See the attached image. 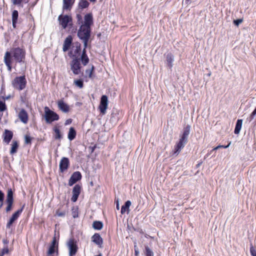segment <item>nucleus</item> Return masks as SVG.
<instances>
[{
  "label": "nucleus",
  "mask_w": 256,
  "mask_h": 256,
  "mask_svg": "<svg viewBox=\"0 0 256 256\" xmlns=\"http://www.w3.org/2000/svg\"><path fill=\"white\" fill-rule=\"evenodd\" d=\"M25 56L26 52L24 50L20 48H13L5 52L4 62L10 72L12 71V65L16 70V64H19L20 66L19 72H24L26 68Z\"/></svg>",
  "instance_id": "f257e3e1"
},
{
  "label": "nucleus",
  "mask_w": 256,
  "mask_h": 256,
  "mask_svg": "<svg viewBox=\"0 0 256 256\" xmlns=\"http://www.w3.org/2000/svg\"><path fill=\"white\" fill-rule=\"evenodd\" d=\"M190 126L188 125L184 130L183 134L179 142L176 146L174 153H178L179 152L182 148L188 141V138L190 134Z\"/></svg>",
  "instance_id": "f03ea898"
},
{
  "label": "nucleus",
  "mask_w": 256,
  "mask_h": 256,
  "mask_svg": "<svg viewBox=\"0 0 256 256\" xmlns=\"http://www.w3.org/2000/svg\"><path fill=\"white\" fill-rule=\"evenodd\" d=\"M72 58V60L70 62V69L74 74L78 75L82 72L80 58H78L75 54H73Z\"/></svg>",
  "instance_id": "7ed1b4c3"
},
{
  "label": "nucleus",
  "mask_w": 256,
  "mask_h": 256,
  "mask_svg": "<svg viewBox=\"0 0 256 256\" xmlns=\"http://www.w3.org/2000/svg\"><path fill=\"white\" fill-rule=\"evenodd\" d=\"M44 110V117L47 124H51L52 122L59 120V116L54 112L50 110L48 106H46Z\"/></svg>",
  "instance_id": "20e7f679"
},
{
  "label": "nucleus",
  "mask_w": 256,
  "mask_h": 256,
  "mask_svg": "<svg viewBox=\"0 0 256 256\" xmlns=\"http://www.w3.org/2000/svg\"><path fill=\"white\" fill-rule=\"evenodd\" d=\"M12 86L19 90H24L26 86V80L25 76H17L12 81Z\"/></svg>",
  "instance_id": "39448f33"
},
{
  "label": "nucleus",
  "mask_w": 256,
  "mask_h": 256,
  "mask_svg": "<svg viewBox=\"0 0 256 256\" xmlns=\"http://www.w3.org/2000/svg\"><path fill=\"white\" fill-rule=\"evenodd\" d=\"M91 28L80 26L78 32V36L81 39L90 38Z\"/></svg>",
  "instance_id": "423d86ee"
},
{
  "label": "nucleus",
  "mask_w": 256,
  "mask_h": 256,
  "mask_svg": "<svg viewBox=\"0 0 256 256\" xmlns=\"http://www.w3.org/2000/svg\"><path fill=\"white\" fill-rule=\"evenodd\" d=\"M90 38L81 39L84 43V48L80 56V60L84 66H86L89 62V58L86 53V48L88 46V42Z\"/></svg>",
  "instance_id": "0eeeda50"
},
{
  "label": "nucleus",
  "mask_w": 256,
  "mask_h": 256,
  "mask_svg": "<svg viewBox=\"0 0 256 256\" xmlns=\"http://www.w3.org/2000/svg\"><path fill=\"white\" fill-rule=\"evenodd\" d=\"M58 20L60 22V24L64 29H65L68 24L70 25L72 24V18L70 16L68 15L62 16L61 14L59 16Z\"/></svg>",
  "instance_id": "6e6552de"
},
{
  "label": "nucleus",
  "mask_w": 256,
  "mask_h": 256,
  "mask_svg": "<svg viewBox=\"0 0 256 256\" xmlns=\"http://www.w3.org/2000/svg\"><path fill=\"white\" fill-rule=\"evenodd\" d=\"M67 246L69 250V256H74L78 251V248L74 239L69 240L67 242Z\"/></svg>",
  "instance_id": "1a4fd4ad"
},
{
  "label": "nucleus",
  "mask_w": 256,
  "mask_h": 256,
  "mask_svg": "<svg viewBox=\"0 0 256 256\" xmlns=\"http://www.w3.org/2000/svg\"><path fill=\"white\" fill-rule=\"evenodd\" d=\"M108 106V98L106 95H103L101 97L99 108L101 114H104Z\"/></svg>",
  "instance_id": "9d476101"
},
{
  "label": "nucleus",
  "mask_w": 256,
  "mask_h": 256,
  "mask_svg": "<svg viewBox=\"0 0 256 256\" xmlns=\"http://www.w3.org/2000/svg\"><path fill=\"white\" fill-rule=\"evenodd\" d=\"M6 201L8 206L6 208V212H8L12 210L14 202L13 192L11 188L8 189V190Z\"/></svg>",
  "instance_id": "9b49d317"
},
{
  "label": "nucleus",
  "mask_w": 256,
  "mask_h": 256,
  "mask_svg": "<svg viewBox=\"0 0 256 256\" xmlns=\"http://www.w3.org/2000/svg\"><path fill=\"white\" fill-rule=\"evenodd\" d=\"M82 178V174L80 172H75L71 176L69 181L68 185L72 186L74 184Z\"/></svg>",
  "instance_id": "f8f14e48"
},
{
  "label": "nucleus",
  "mask_w": 256,
  "mask_h": 256,
  "mask_svg": "<svg viewBox=\"0 0 256 256\" xmlns=\"http://www.w3.org/2000/svg\"><path fill=\"white\" fill-rule=\"evenodd\" d=\"M70 165V161L68 158L63 157L59 164L60 170V172H63L64 171L66 170Z\"/></svg>",
  "instance_id": "ddd939ff"
},
{
  "label": "nucleus",
  "mask_w": 256,
  "mask_h": 256,
  "mask_svg": "<svg viewBox=\"0 0 256 256\" xmlns=\"http://www.w3.org/2000/svg\"><path fill=\"white\" fill-rule=\"evenodd\" d=\"M93 24V18L92 14L91 13L87 14L84 16V22L81 26L90 28L91 26Z\"/></svg>",
  "instance_id": "4468645a"
},
{
  "label": "nucleus",
  "mask_w": 256,
  "mask_h": 256,
  "mask_svg": "<svg viewBox=\"0 0 256 256\" xmlns=\"http://www.w3.org/2000/svg\"><path fill=\"white\" fill-rule=\"evenodd\" d=\"M81 190V186L78 184L74 186L72 189V196L71 198V200L73 202H76L78 198V197L80 194Z\"/></svg>",
  "instance_id": "2eb2a0df"
},
{
  "label": "nucleus",
  "mask_w": 256,
  "mask_h": 256,
  "mask_svg": "<svg viewBox=\"0 0 256 256\" xmlns=\"http://www.w3.org/2000/svg\"><path fill=\"white\" fill-rule=\"evenodd\" d=\"M18 117L20 120L24 124H26L28 120V116L26 110L22 108L18 113Z\"/></svg>",
  "instance_id": "dca6fc26"
},
{
  "label": "nucleus",
  "mask_w": 256,
  "mask_h": 256,
  "mask_svg": "<svg viewBox=\"0 0 256 256\" xmlns=\"http://www.w3.org/2000/svg\"><path fill=\"white\" fill-rule=\"evenodd\" d=\"M92 241L98 245L99 248H102L103 240L98 234H94L92 237Z\"/></svg>",
  "instance_id": "f3484780"
},
{
  "label": "nucleus",
  "mask_w": 256,
  "mask_h": 256,
  "mask_svg": "<svg viewBox=\"0 0 256 256\" xmlns=\"http://www.w3.org/2000/svg\"><path fill=\"white\" fill-rule=\"evenodd\" d=\"M58 108L64 113H67L70 110L69 106L65 103L62 100H58Z\"/></svg>",
  "instance_id": "a211bd4d"
},
{
  "label": "nucleus",
  "mask_w": 256,
  "mask_h": 256,
  "mask_svg": "<svg viewBox=\"0 0 256 256\" xmlns=\"http://www.w3.org/2000/svg\"><path fill=\"white\" fill-rule=\"evenodd\" d=\"M72 42V38L71 36H68L65 39L64 44L62 50L64 52H66L70 48Z\"/></svg>",
  "instance_id": "6ab92c4d"
},
{
  "label": "nucleus",
  "mask_w": 256,
  "mask_h": 256,
  "mask_svg": "<svg viewBox=\"0 0 256 256\" xmlns=\"http://www.w3.org/2000/svg\"><path fill=\"white\" fill-rule=\"evenodd\" d=\"M13 136L12 132L8 130H6L4 134V142L8 144Z\"/></svg>",
  "instance_id": "aec40b11"
},
{
  "label": "nucleus",
  "mask_w": 256,
  "mask_h": 256,
  "mask_svg": "<svg viewBox=\"0 0 256 256\" xmlns=\"http://www.w3.org/2000/svg\"><path fill=\"white\" fill-rule=\"evenodd\" d=\"M243 120L242 119H238L236 123L234 130V133L236 134H238L240 132Z\"/></svg>",
  "instance_id": "412c9836"
},
{
  "label": "nucleus",
  "mask_w": 256,
  "mask_h": 256,
  "mask_svg": "<svg viewBox=\"0 0 256 256\" xmlns=\"http://www.w3.org/2000/svg\"><path fill=\"white\" fill-rule=\"evenodd\" d=\"M24 205H23L22 206L19 210H18L16 212H15L12 216L10 220L12 222H14L19 217L20 214H22L24 208Z\"/></svg>",
  "instance_id": "4be33fe9"
},
{
  "label": "nucleus",
  "mask_w": 256,
  "mask_h": 256,
  "mask_svg": "<svg viewBox=\"0 0 256 256\" xmlns=\"http://www.w3.org/2000/svg\"><path fill=\"white\" fill-rule=\"evenodd\" d=\"M74 2V0H63V10H70Z\"/></svg>",
  "instance_id": "5701e85b"
},
{
  "label": "nucleus",
  "mask_w": 256,
  "mask_h": 256,
  "mask_svg": "<svg viewBox=\"0 0 256 256\" xmlns=\"http://www.w3.org/2000/svg\"><path fill=\"white\" fill-rule=\"evenodd\" d=\"M30 0H10L12 4L14 6L23 7L24 4H27Z\"/></svg>",
  "instance_id": "b1692460"
},
{
  "label": "nucleus",
  "mask_w": 256,
  "mask_h": 256,
  "mask_svg": "<svg viewBox=\"0 0 256 256\" xmlns=\"http://www.w3.org/2000/svg\"><path fill=\"white\" fill-rule=\"evenodd\" d=\"M18 12L16 10H14L12 12V24L14 28H16V24L18 22Z\"/></svg>",
  "instance_id": "393cba45"
},
{
  "label": "nucleus",
  "mask_w": 256,
  "mask_h": 256,
  "mask_svg": "<svg viewBox=\"0 0 256 256\" xmlns=\"http://www.w3.org/2000/svg\"><path fill=\"white\" fill-rule=\"evenodd\" d=\"M76 136V132L74 130V128L72 127H71L70 130L68 133V138L70 140H73Z\"/></svg>",
  "instance_id": "a878e982"
},
{
  "label": "nucleus",
  "mask_w": 256,
  "mask_h": 256,
  "mask_svg": "<svg viewBox=\"0 0 256 256\" xmlns=\"http://www.w3.org/2000/svg\"><path fill=\"white\" fill-rule=\"evenodd\" d=\"M131 205V202L130 200L126 201L124 204L122 206L120 212L122 214H124L126 211H129V208Z\"/></svg>",
  "instance_id": "bb28decb"
},
{
  "label": "nucleus",
  "mask_w": 256,
  "mask_h": 256,
  "mask_svg": "<svg viewBox=\"0 0 256 256\" xmlns=\"http://www.w3.org/2000/svg\"><path fill=\"white\" fill-rule=\"evenodd\" d=\"M18 147V143L16 140H13L12 142V148L10 151L11 154H14L16 152L17 150Z\"/></svg>",
  "instance_id": "cd10ccee"
},
{
  "label": "nucleus",
  "mask_w": 256,
  "mask_h": 256,
  "mask_svg": "<svg viewBox=\"0 0 256 256\" xmlns=\"http://www.w3.org/2000/svg\"><path fill=\"white\" fill-rule=\"evenodd\" d=\"M174 60V56L171 54H168L166 56V62L168 66L171 68L172 66V62Z\"/></svg>",
  "instance_id": "c85d7f7f"
},
{
  "label": "nucleus",
  "mask_w": 256,
  "mask_h": 256,
  "mask_svg": "<svg viewBox=\"0 0 256 256\" xmlns=\"http://www.w3.org/2000/svg\"><path fill=\"white\" fill-rule=\"evenodd\" d=\"M92 227L96 230H100L103 227V224L100 221H94L92 224Z\"/></svg>",
  "instance_id": "c756f323"
},
{
  "label": "nucleus",
  "mask_w": 256,
  "mask_h": 256,
  "mask_svg": "<svg viewBox=\"0 0 256 256\" xmlns=\"http://www.w3.org/2000/svg\"><path fill=\"white\" fill-rule=\"evenodd\" d=\"M90 4L86 0H81L78 3V7L82 9L86 8Z\"/></svg>",
  "instance_id": "7c9ffc66"
},
{
  "label": "nucleus",
  "mask_w": 256,
  "mask_h": 256,
  "mask_svg": "<svg viewBox=\"0 0 256 256\" xmlns=\"http://www.w3.org/2000/svg\"><path fill=\"white\" fill-rule=\"evenodd\" d=\"M54 130L55 132V135H54L55 139L60 140L62 138V136L60 134V130L56 126H55L54 128Z\"/></svg>",
  "instance_id": "2f4dec72"
},
{
  "label": "nucleus",
  "mask_w": 256,
  "mask_h": 256,
  "mask_svg": "<svg viewBox=\"0 0 256 256\" xmlns=\"http://www.w3.org/2000/svg\"><path fill=\"white\" fill-rule=\"evenodd\" d=\"M118 120V116H117V114L116 113L112 112L111 114V117L110 118V122L112 124H115Z\"/></svg>",
  "instance_id": "473e14b6"
},
{
  "label": "nucleus",
  "mask_w": 256,
  "mask_h": 256,
  "mask_svg": "<svg viewBox=\"0 0 256 256\" xmlns=\"http://www.w3.org/2000/svg\"><path fill=\"white\" fill-rule=\"evenodd\" d=\"M144 254L146 256H154L153 252L148 246H145Z\"/></svg>",
  "instance_id": "72a5a7b5"
},
{
  "label": "nucleus",
  "mask_w": 256,
  "mask_h": 256,
  "mask_svg": "<svg viewBox=\"0 0 256 256\" xmlns=\"http://www.w3.org/2000/svg\"><path fill=\"white\" fill-rule=\"evenodd\" d=\"M74 84L76 86L80 88H82L84 86V82L82 80H74Z\"/></svg>",
  "instance_id": "f704fd0d"
},
{
  "label": "nucleus",
  "mask_w": 256,
  "mask_h": 256,
  "mask_svg": "<svg viewBox=\"0 0 256 256\" xmlns=\"http://www.w3.org/2000/svg\"><path fill=\"white\" fill-rule=\"evenodd\" d=\"M244 21L243 18H236V19H234L232 22L233 24L237 26L238 27L240 24H241Z\"/></svg>",
  "instance_id": "c9c22d12"
},
{
  "label": "nucleus",
  "mask_w": 256,
  "mask_h": 256,
  "mask_svg": "<svg viewBox=\"0 0 256 256\" xmlns=\"http://www.w3.org/2000/svg\"><path fill=\"white\" fill-rule=\"evenodd\" d=\"M250 252L251 256H256V250L253 246L252 243V242H250Z\"/></svg>",
  "instance_id": "e433bc0d"
},
{
  "label": "nucleus",
  "mask_w": 256,
  "mask_h": 256,
  "mask_svg": "<svg viewBox=\"0 0 256 256\" xmlns=\"http://www.w3.org/2000/svg\"><path fill=\"white\" fill-rule=\"evenodd\" d=\"M256 116V112L252 111L250 116L246 119V122H250L252 121Z\"/></svg>",
  "instance_id": "4c0bfd02"
},
{
  "label": "nucleus",
  "mask_w": 256,
  "mask_h": 256,
  "mask_svg": "<svg viewBox=\"0 0 256 256\" xmlns=\"http://www.w3.org/2000/svg\"><path fill=\"white\" fill-rule=\"evenodd\" d=\"M6 109V106L4 102L0 100V111L2 112Z\"/></svg>",
  "instance_id": "58836bf2"
},
{
  "label": "nucleus",
  "mask_w": 256,
  "mask_h": 256,
  "mask_svg": "<svg viewBox=\"0 0 256 256\" xmlns=\"http://www.w3.org/2000/svg\"><path fill=\"white\" fill-rule=\"evenodd\" d=\"M56 248V247L54 246H50V248H48V255H52L55 252V249Z\"/></svg>",
  "instance_id": "ea45409f"
},
{
  "label": "nucleus",
  "mask_w": 256,
  "mask_h": 256,
  "mask_svg": "<svg viewBox=\"0 0 256 256\" xmlns=\"http://www.w3.org/2000/svg\"><path fill=\"white\" fill-rule=\"evenodd\" d=\"M50 246L56 247V251H58V242H57L56 238L55 237L53 238L52 244Z\"/></svg>",
  "instance_id": "a19ab883"
},
{
  "label": "nucleus",
  "mask_w": 256,
  "mask_h": 256,
  "mask_svg": "<svg viewBox=\"0 0 256 256\" xmlns=\"http://www.w3.org/2000/svg\"><path fill=\"white\" fill-rule=\"evenodd\" d=\"M94 68V66H92L91 69L86 70V74L90 78H92V72Z\"/></svg>",
  "instance_id": "79ce46f5"
},
{
  "label": "nucleus",
  "mask_w": 256,
  "mask_h": 256,
  "mask_svg": "<svg viewBox=\"0 0 256 256\" xmlns=\"http://www.w3.org/2000/svg\"><path fill=\"white\" fill-rule=\"evenodd\" d=\"M4 199V194L0 190V206H2Z\"/></svg>",
  "instance_id": "37998d69"
},
{
  "label": "nucleus",
  "mask_w": 256,
  "mask_h": 256,
  "mask_svg": "<svg viewBox=\"0 0 256 256\" xmlns=\"http://www.w3.org/2000/svg\"><path fill=\"white\" fill-rule=\"evenodd\" d=\"M31 138L28 136L26 135L24 137V142L26 144H29L31 143Z\"/></svg>",
  "instance_id": "c03bdc74"
},
{
  "label": "nucleus",
  "mask_w": 256,
  "mask_h": 256,
  "mask_svg": "<svg viewBox=\"0 0 256 256\" xmlns=\"http://www.w3.org/2000/svg\"><path fill=\"white\" fill-rule=\"evenodd\" d=\"M76 18L78 20V24H82V16L80 14H76Z\"/></svg>",
  "instance_id": "a18cd8bd"
},
{
  "label": "nucleus",
  "mask_w": 256,
  "mask_h": 256,
  "mask_svg": "<svg viewBox=\"0 0 256 256\" xmlns=\"http://www.w3.org/2000/svg\"><path fill=\"white\" fill-rule=\"evenodd\" d=\"M8 249L7 247H6V248H4L2 250V251L0 253V254L2 255V256H4V254H8Z\"/></svg>",
  "instance_id": "49530a36"
},
{
  "label": "nucleus",
  "mask_w": 256,
  "mask_h": 256,
  "mask_svg": "<svg viewBox=\"0 0 256 256\" xmlns=\"http://www.w3.org/2000/svg\"><path fill=\"white\" fill-rule=\"evenodd\" d=\"M202 135V132L201 130L200 131L198 130L197 132V134H196V138L198 140V138H200Z\"/></svg>",
  "instance_id": "de8ad7c7"
},
{
  "label": "nucleus",
  "mask_w": 256,
  "mask_h": 256,
  "mask_svg": "<svg viewBox=\"0 0 256 256\" xmlns=\"http://www.w3.org/2000/svg\"><path fill=\"white\" fill-rule=\"evenodd\" d=\"M134 254L136 256H138L139 254V250L138 249L136 245H134Z\"/></svg>",
  "instance_id": "09e8293b"
},
{
  "label": "nucleus",
  "mask_w": 256,
  "mask_h": 256,
  "mask_svg": "<svg viewBox=\"0 0 256 256\" xmlns=\"http://www.w3.org/2000/svg\"><path fill=\"white\" fill-rule=\"evenodd\" d=\"M80 44L79 46H76V49L75 50L74 52L78 54L80 53Z\"/></svg>",
  "instance_id": "8fccbe9b"
},
{
  "label": "nucleus",
  "mask_w": 256,
  "mask_h": 256,
  "mask_svg": "<svg viewBox=\"0 0 256 256\" xmlns=\"http://www.w3.org/2000/svg\"><path fill=\"white\" fill-rule=\"evenodd\" d=\"M72 214L74 218H76L78 217V213L76 211L72 212Z\"/></svg>",
  "instance_id": "3c124183"
},
{
  "label": "nucleus",
  "mask_w": 256,
  "mask_h": 256,
  "mask_svg": "<svg viewBox=\"0 0 256 256\" xmlns=\"http://www.w3.org/2000/svg\"><path fill=\"white\" fill-rule=\"evenodd\" d=\"M13 224V222H12L10 220L8 221V222L6 224V228H10L12 224Z\"/></svg>",
  "instance_id": "603ef678"
},
{
  "label": "nucleus",
  "mask_w": 256,
  "mask_h": 256,
  "mask_svg": "<svg viewBox=\"0 0 256 256\" xmlns=\"http://www.w3.org/2000/svg\"><path fill=\"white\" fill-rule=\"evenodd\" d=\"M210 154H211L210 158L214 157L216 156V152H212V150L209 152Z\"/></svg>",
  "instance_id": "864d4df0"
},
{
  "label": "nucleus",
  "mask_w": 256,
  "mask_h": 256,
  "mask_svg": "<svg viewBox=\"0 0 256 256\" xmlns=\"http://www.w3.org/2000/svg\"><path fill=\"white\" fill-rule=\"evenodd\" d=\"M202 161L200 160V162H198V164H196L195 166V169H198L202 164Z\"/></svg>",
  "instance_id": "5fc2aeb1"
},
{
  "label": "nucleus",
  "mask_w": 256,
  "mask_h": 256,
  "mask_svg": "<svg viewBox=\"0 0 256 256\" xmlns=\"http://www.w3.org/2000/svg\"><path fill=\"white\" fill-rule=\"evenodd\" d=\"M116 208L118 210L120 209V204L118 200H117L116 201Z\"/></svg>",
  "instance_id": "6e6d98bb"
},
{
  "label": "nucleus",
  "mask_w": 256,
  "mask_h": 256,
  "mask_svg": "<svg viewBox=\"0 0 256 256\" xmlns=\"http://www.w3.org/2000/svg\"><path fill=\"white\" fill-rule=\"evenodd\" d=\"M71 122H72V120L71 119H68V120H67L66 121L65 124L67 125V124H70Z\"/></svg>",
  "instance_id": "4d7b16f0"
},
{
  "label": "nucleus",
  "mask_w": 256,
  "mask_h": 256,
  "mask_svg": "<svg viewBox=\"0 0 256 256\" xmlns=\"http://www.w3.org/2000/svg\"><path fill=\"white\" fill-rule=\"evenodd\" d=\"M220 148H218V146H216L214 148L212 149V152H216V151L218 150H219Z\"/></svg>",
  "instance_id": "13d9d810"
},
{
  "label": "nucleus",
  "mask_w": 256,
  "mask_h": 256,
  "mask_svg": "<svg viewBox=\"0 0 256 256\" xmlns=\"http://www.w3.org/2000/svg\"><path fill=\"white\" fill-rule=\"evenodd\" d=\"M230 144H228L226 145L224 144V145H223L222 148H228L229 147Z\"/></svg>",
  "instance_id": "bf43d9fd"
},
{
  "label": "nucleus",
  "mask_w": 256,
  "mask_h": 256,
  "mask_svg": "<svg viewBox=\"0 0 256 256\" xmlns=\"http://www.w3.org/2000/svg\"><path fill=\"white\" fill-rule=\"evenodd\" d=\"M211 156V154H210V153L209 152H208L206 154V156H204V159H206V158H208L209 156Z\"/></svg>",
  "instance_id": "052dcab7"
},
{
  "label": "nucleus",
  "mask_w": 256,
  "mask_h": 256,
  "mask_svg": "<svg viewBox=\"0 0 256 256\" xmlns=\"http://www.w3.org/2000/svg\"><path fill=\"white\" fill-rule=\"evenodd\" d=\"M212 74V72L210 71H209L206 74H205L204 76H210Z\"/></svg>",
  "instance_id": "680f3d73"
},
{
  "label": "nucleus",
  "mask_w": 256,
  "mask_h": 256,
  "mask_svg": "<svg viewBox=\"0 0 256 256\" xmlns=\"http://www.w3.org/2000/svg\"><path fill=\"white\" fill-rule=\"evenodd\" d=\"M58 215L60 216H62L64 215V212L58 213Z\"/></svg>",
  "instance_id": "e2e57ef3"
},
{
  "label": "nucleus",
  "mask_w": 256,
  "mask_h": 256,
  "mask_svg": "<svg viewBox=\"0 0 256 256\" xmlns=\"http://www.w3.org/2000/svg\"><path fill=\"white\" fill-rule=\"evenodd\" d=\"M191 2V0H186V3L187 4H190Z\"/></svg>",
  "instance_id": "0e129e2a"
},
{
  "label": "nucleus",
  "mask_w": 256,
  "mask_h": 256,
  "mask_svg": "<svg viewBox=\"0 0 256 256\" xmlns=\"http://www.w3.org/2000/svg\"><path fill=\"white\" fill-rule=\"evenodd\" d=\"M217 146H218V148H222L223 145L220 144L218 145Z\"/></svg>",
  "instance_id": "69168bd1"
},
{
  "label": "nucleus",
  "mask_w": 256,
  "mask_h": 256,
  "mask_svg": "<svg viewBox=\"0 0 256 256\" xmlns=\"http://www.w3.org/2000/svg\"><path fill=\"white\" fill-rule=\"evenodd\" d=\"M252 124H254V126H256V120H255L253 122H252Z\"/></svg>",
  "instance_id": "338daca9"
},
{
  "label": "nucleus",
  "mask_w": 256,
  "mask_h": 256,
  "mask_svg": "<svg viewBox=\"0 0 256 256\" xmlns=\"http://www.w3.org/2000/svg\"><path fill=\"white\" fill-rule=\"evenodd\" d=\"M90 2H95L96 0H89Z\"/></svg>",
  "instance_id": "774afa93"
}]
</instances>
